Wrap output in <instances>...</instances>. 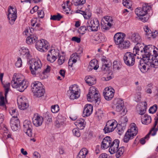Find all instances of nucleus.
I'll list each match as a JSON object with an SVG mask.
<instances>
[{
    "instance_id": "7c9ffc66",
    "label": "nucleus",
    "mask_w": 158,
    "mask_h": 158,
    "mask_svg": "<svg viewBox=\"0 0 158 158\" xmlns=\"http://www.w3.org/2000/svg\"><path fill=\"white\" fill-rule=\"evenodd\" d=\"M29 34V35L27 38V43L28 44L35 43L37 40L38 38L36 35L33 33Z\"/></svg>"
},
{
    "instance_id": "6e6552de",
    "label": "nucleus",
    "mask_w": 158,
    "mask_h": 158,
    "mask_svg": "<svg viewBox=\"0 0 158 158\" xmlns=\"http://www.w3.org/2000/svg\"><path fill=\"white\" fill-rule=\"evenodd\" d=\"M144 52V57H143V59L151 60L150 57L152 58L158 55V53H157L155 49H157V48H155V46L152 45H148L143 47Z\"/></svg>"
},
{
    "instance_id": "6ab92c4d",
    "label": "nucleus",
    "mask_w": 158,
    "mask_h": 158,
    "mask_svg": "<svg viewBox=\"0 0 158 158\" xmlns=\"http://www.w3.org/2000/svg\"><path fill=\"white\" fill-rule=\"evenodd\" d=\"M114 106L115 107L116 110L120 112L123 109V114H125L127 112V110H126L124 109V104L123 100L121 99L117 98L115 99L114 102Z\"/></svg>"
},
{
    "instance_id": "39448f33",
    "label": "nucleus",
    "mask_w": 158,
    "mask_h": 158,
    "mask_svg": "<svg viewBox=\"0 0 158 158\" xmlns=\"http://www.w3.org/2000/svg\"><path fill=\"white\" fill-rule=\"evenodd\" d=\"M28 63L30 64V69L33 76L35 77L39 75L41 71L42 66L40 60L38 59L30 60Z\"/></svg>"
},
{
    "instance_id": "3c124183",
    "label": "nucleus",
    "mask_w": 158,
    "mask_h": 158,
    "mask_svg": "<svg viewBox=\"0 0 158 158\" xmlns=\"http://www.w3.org/2000/svg\"><path fill=\"white\" fill-rule=\"evenodd\" d=\"M59 110V107L57 105H53L51 106V111L53 113H56Z\"/></svg>"
},
{
    "instance_id": "f3484780",
    "label": "nucleus",
    "mask_w": 158,
    "mask_h": 158,
    "mask_svg": "<svg viewBox=\"0 0 158 158\" xmlns=\"http://www.w3.org/2000/svg\"><path fill=\"white\" fill-rule=\"evenodd\" d=\"M113 23L112 17L109 16H105L101 22L102 27L103 29L108 30L112 26Z\"/></svg>"
},
{
    "instance_id": "de8ad7c7",
    "label": "nucleus",
    "mask_w": 158,
    "mask_h": 158,
    "mask_svg": "<svg viewBox=\"0 0 158 158\" xmlns=\"http://www.w3.org/2000/svg\"><path fill=\"white\" fill-rule=\"evenodd\" d=\"M75 125H78L80 127H84L85 125V121L82 119H79L75 123Z\"/></svg>"
},
{
    "instance_id": "b1692460",
    "label": "nucleus",
    "mask_w": 158,
    "mask_h": 158,
    "mask_svg": "<svg viewBox=\"0 0 158 158\" xmlns=\"http://www.w3.org/2000/svg\"><path fill=\"white\" fill-rule=\"evenodd\" d=\"M32 122L33 124L36 127L41 126L43 122V118L42 117L39 115L37 114H35L32 118Z\"/></svg>"
},
{
    "instance_id": "13d9d810",
    "label": "nucleus",
    "mask_w": 158,
    "mask_h": 158,
    "mask_svg": "<svg viewBox=\"0 0 158 158\" xmlns=\"http://www.w3.org/2000/svg\"><path fill=\"white\" fill-rule=\"evenodd\" d=\"M73 135L77 137H80L81 135L79 129H73Z\"/></svg>"
},
{
    "instance_id": "5fc2aeb1",
    "label": "nucleus",
    "mask_w": 158,
    "mask_h": 158,
    "mask_svg": "<svg viewBox=\"0 0 158 158\" xmlns=\"http://www.w3.org/2000/svg\"><path fill=\"white\" fill-rule=\"evenodd\" d=\"M152 85L151 84L148 85L145 89L146 92L148 94H151L152 92Z\"/></svg>"
},
{
    "instance_id": "473e14b6",
    "label": "nucleus",
    "mask_w": 158,
    "mask_h": 158,
    "mask_svg": "<svg viewBox=\"0 0 158 158\" xmlns=\"http://www.w3.org/2000/svg\"><path fill=\"white\" fill-rule=\"evenodd\" d=\"M131 43L128 40H125L118 46V47L121 49H126L130 47Z\"/></svg>"
},
{
    "instance_id": "2eb2a0df",
    "label": "nucleus",
    "mask_w": 158,
    "mask_h": 158,
    "mask_svg": "<svg viewBox=\"0 0 158 158\" xmlns=\"http://www.w3.org/2000/svg\"><path fill=\"white\" fill-rule=\"evenodd\" d=\"M138 129H128L123 139V142L127 143L129 141L133 139L138 133Z\"/></svg>"
},
{
    "instance_id": "864d4df0",
    "label": "nucleus",
    "mask_w": 158,
    "mask_h": 158,
    "mask_svg": "<svg viewBox=\"0 0 158 158\" xmlns=\"http://www.w3.org/2000/svg\"><path fill=\"white\" fill-rule=\"evenodd\" d=\"M157 109V106L155 104L150 108L149 110V112L150 113L153 114L156 112Z\"/></svg>"
},
{
    "instance_id": "8fccbe9b",
    "label": "nucleus",
    "mask_w": 158,
    "mask_h": 158,
    "mask_svg": "<svg viewBox=\"0 0 158 158\" xmlns=\"http://www.w3.org/2000/svg\"><path fill=\"white\" fill-rule=\"evenodd\" d=\"M87 29L86 26H81L79 28L78 31L80 34L83 35L86 32Z\"/></svg>"
},
{
    "instance_id": "c9c22d12",
    "label": "nucleus",
    "mask_w": 158,
    "mask_h": 158,
    "mask_svg": "<svg viewBox=\"0 0 158 158\" xmlns=\"http://www.w3.org/2000/svg\"><path fill=\"white\" fill-rule=\"evenodd\" d=\"M88 11V10H86L85 11H84L78 9L76 10L75 12L76 13H80L82 15L85 19H89L91 17V14Z\"/></svg>"
},
{
    "instance_id": "0eeeda50",
    "label": "nucleus",
    "mask_w": 158,
    "mask_h": 158,
    "mask_svg": "<svg viewBox=\"0 0 158 158\" xmlns=\"http://www.w3.org/2000/svg\"><path fill=\"white\" fill-rule=\"evenodd\" d=\"M31 87L34 96L40 97L44 95L45 92L44 89L40 82L38 81L34 82L31 84Z\"/></svg>"
},
{
    "instance_id": "a19ab883",
    "label": "nucleus",
    "mask_w": 158,
    "mask_h": 158,
    "mask_svg": "<svg viewBox=\"0 0 158 158\" xmlns=\"http://www.w3.org/2000/svg\"><path fill=\"white\" fill-rule=\"evenodd\" d=\"M141 120L143 124L148 125L151 122V118L150 116L145 114L141 117Z\"/></svg>"
},
{
    "instance_id": "79ce46f5",
    "label": "nucleus",
    "mask_w": 158,
    "mask_h": 158,
    "mask_svg": "<svg viewBox=\"0 0 158 158\" xmlns=\"http://www.w3.org/2000/svg\"><path fill=\"white\" fill-rule=\"evenodd\" d=\"M9 112L12 117V118H17L19 113L17 110L15 108L13 107L10 108L9 109Z\"/></svg>"
},
{
    "instance_id": "393cba45",
    "label": "nucleus",
    "mask_w": 158,
    "mask_h": 158,
    "mask_svg": "<svg viewBox=\"0 0 158 158\" xmlns=\"http://www.w3.org/2000/svg\"><path fill=\"white\" fill-rule=\"evenodd\" d=\"M143 29L144 31L145 32L146 37L147 38L151 39L156 38V34L158 33L157 31L154 32V33H152L148 26L147 25L144 26L143 27Z\"/></svg>"
},
{
    "instance_id": "dca6fc26",
    "label": "nucleus",
    "mask_w": 158,
    "mask_h": 158,
    "mask_svg": "<svg viewBox=\"0 0 158 158\" xmlns=\"http://www.w3.org/2000/svg\"><path fill=\"white\" fill-rule=\"evenodd\" d=\"M8 12V18L9 22L10 24L13 25L17 18L16 9L15 7L10 6Z\"/></svg>"
},
{
    "instance_id": "49530a36",
    "label": "nucleus",
    "mask_w": 158,
    "mask_h": 158,
    "mask_svg": "<svg viewBox=\"0 0 158 158\" xmlns=\"http://www.w3.org/2000/svg\"><path fill=\"white\" fill-rule=\"evenodd\" d=\"M65 124L64 121H61L60 119L58 118L56 122V126L57 127H62Z\"/></svg>"
},
{
    "instance_id": "e433bc0d",
    "label": "nucleus",
    "mask_w": 158,
    "mask_h": 158,
    "mask_svg": "<svg viewBox=\"0 0 158 158\" xmlns=\"http://www.w3.org/2000/svg\"><path fill=\"white\" fill-rule=\"evenodd\" d=\"M98 61L95 59L92 60L89 63L88 68L91 70L94 69L96 70L98 68Z\"/></svg>"
},
{
    "instance_id": "4c0bfd02",
    "label": "nucleus",
    "mask_w": 158,
    "mask_h": 158,
    "mask_svg": "<svg viewBox=\"0 0 158 158\" xmlns=\"http://www.w3.org/2000/svg\"><path fill=\"white\" fill-rule=\"evenodd\" d=\"M71 3L69 1L64 2L62 5V7L63 10L66 12L67 14L69 13V11L70 10V5Z\"/></svg>"
},
{
    "instance_id": "37998d69",
    "label": "nucleus",
    "mask_w": 158,
    "mask_h": 158,
    "mask_svg": "<svg viewBox=\"0 0 158 158\" xmlns=\"http://www.w3.org/2000/svg\"><path fill=\"white\" fill-rule=\"evenodd\" d=\"M85 0H73V4L76 6H80L79 9H81L82 8V5L85 3ZM79 7H78V8Z\"/></svg>"
},
{
    "instance_id": "2f4dec72",
    "label": "nucleus",
    "mask_w": 158,
    "mask_h": 158,
    "mask_svg": "<svg viewBox=\"0 0 158 158\" xmlns=\"http://www.w3.org/2000/svg\"><path fill=\"white\" fill-rule=\"evenodd\" d=\"M82 50L81 48L79 49V50L77 51V52L73 53L70 57V59L72 60H74L75 61V63H76L77 60H79L80 57V55L82 53Z\"/></svg>"
},
{
    "instance_id": "6e6d98bb",
    "label": "nucleus",
    "mask_w": 158,
    "mask_h": 158,
    "mask_svg": "<svg viewBox=\"0 0 158 158\" xmlns=\"http://www.w3.org/2000/svg\"><path fill=\"white\" fill-rule=\"evenodd\" d=\"M123 4L128 8H130L131 6V4L128 0H123Z\"/></svg>"
},
{
    "instance_id": "a878e982",
    "label": "nucleus",
    "mask_w": 158,
    "mask_h": 158,
    "mask_svg": "<svg viewBox=\"0 0 158 158\" xmlns=\"http://www.w3.org/2000/svg\"><path fill=\"white\" fill-rule=\"evenodd\" d=\"M93 111V107L90 104H86L85 106L83 111V116L85 117L89 116Z\"/></svg>"
},
{
    "instance_id": "c85d7f7f",
    "label": "nucleus",
    "mask_w": 158,
    "mask_h": 158,
    "mask_svg": "<svg viewBox=\"0 0 158 158\" xmlns=\"http://www.w3.org/2000/svg\"><path fill=\"white\" fill-rule=\"evenodd\" d=\"M158 130V129H151L145 137L140 139V143L142 144H145L146 142L145 140H148V139L150 135L152 133V135H155L156 134V132Z\"/></svg>"
},
{
    "instance_id": "338daca9",
    "label": "nucleus",
    "mask_w": 158,
    "mask_h": 158,
    "mask_svg": "<svg viewBox=\"0 0 158 158\" xmlns=\"http://www.w3.org/2000/svg\"><path fill=\"white\" fill-rule=\"evenodd\" d=\"M38 17L40 18H43L44 16V12L42 10H38Z\"/></svg>"
},
{
    "instance_id": "4468645a",
    "label": "nucleus",
    "mask_w": 158,
    "mask_h": 158,
    "mask_svg": "<svg viewBox=\"0 0 158 158\" xmlns=\"http://www.w3.org/2000/svg\"><path fill=\"white\" fill-rule=\"evenodd\" d=\"M135 54L130 52H127L123 56V60L125 64L129 66H133L135 62Z\"/></svg>"
},
{
    "instance_id": "aec40b11",
    "label": "nucleus",
    "mask_w": 158,
    "mask_h": 158,
    "mask_svg": "<svg viewBox=\"0 0 158 158\" xmlns=\"http://www.w3.org/2000/svg\"><path fill=\"white\" fill-rule=\"evenodd\" d=\"M17 101L18 107L21 110H24L28 106L27 100L25 97H18Z\"/></svg>"
},
{
    "instance_id": "680f3d73",
    "label": "nucleus",
    "mask_w": 158,
    "mask_h": 158,
    "mask_svg": "<svg viewBox=\"0 0 158 158\" xmlns=\"http://www.w3.org/2000/svg\"><path fill=\"white\" fill-rule=\"evenodd\" d=\"M146 111L145 109H143L142 107L140 108L139 110H138L137 111L139 114L142 115L145 113Z\"/></svg>"
},
{
    "instance_id": "e2e57ef3",
    "label": "nucleus",
    "mask_w": 158,
    "mask_h": 158,
    "mask_svg": "<svg viewBox=\"0 0 158 158\" xmlns=\"http://www.w3.org/2000/svg\"><path fill=\"white\" fill-rule=\"evenodd\" d=\"M72 41L79 43L81 42V38L77 36H74L71 39Z\"/></svg>"
},
{
    "instance_id": "774afa93",
    "label": "nucleus",
    "mask_w": 158,
    "mask_h": 158,
    "mask_svg": "<svg viewBox=\"0 0 158 158\" xmlns=\"http://www.w3.org/2000/svg\"><path fill=\"white\" fill-rule=\"evenodd\" d=\"M37 19L36 18H34L31 19V24L32 27L34 26L37 22Z\"/></svg>"
},
{
    "instance_id": "4d7b16f0",
    "label": "nucleus",
    "mask_w": 158,
    "mask_h": 158,
    "mask_svg": "<svg viewBox=\"0 0 158 158\" xmlns=\"http://www.w3.org/2000/svg\"><path fill=\"white\" fill-rule=\"evenodd\" d=\"M65 57L62 56H60L58 60V63L60 65L62 64L65 60Z\"/></svg>"
},
{
    "instance_id": "5701e85b",
    "label": "nucleus",
    "mask_w": 158,
    "mask_h": 158,
    "mask_svg": "<svg viewBox=\"0 0 158 158\" xmlns=\"http://www.w3.org/2000/svg\"><path fill=\"white\" fill-rule=\"evenodd\" d=\"M128 38L134 43H138L141 41L142 39L140 35L136 33H131L129 34Z\"/></svg>"
},
{
    "instance_id": "f03ea898",
    "label": "nucleus",
    "mask_w": 158,
    "mask_h": 158,
    "mask_svg": "<svg viewBox=\"0 0 158 158\" xmlns=\"http://www.w3.org/2000/svg\"><path fill=\"white\" fill-rule=\"evenodd\" d=\"M151 10V7L148 3L143 4L142 7H138L135 10V13L139 19L143 22H146L148 19V13Z\"/></svg>"
},
{
    "instance_id": "412c9836",
    "label": "nucleus",
    "mask_w": 158,
    "mask_h": 158,
    "mask_svg": "<svg viewBox=\"0 0 158 158\" xmlns=\"http://www.w3.org/2000/svg\"><path fill=\"white\" fill-rule=\"evenodd\" d=\"M126 34L122 32H118L116 33L114 37V40L115 44L118 46L125 39Z\"/></svg>"
},
{
    "instance_id": "09e8293b",
    "label": "nucleus",
    "mask_w": 158,
    "mask_h": 158,
    "mask_svg": "<svg viewBox=\"0 0 158 158\" xmlns=\"http://www.w3.org/2000/svg\"><path fill=\"white\" fill-rule=\"evenodd\" d=\"M23 127L25 128H31L32 124L31 122L28 120H25L23 122Z\"/></svg>"
},
{
    "instance_id": "052dcab7",
    "label": "nucleus",
    "mask_w": 158,
    "mask_h": 158,
    "mask_svg": "<svg viewBox=\"0 0 158 158\" xmlns=\"http://www.w3.org/2000/svg\"><path fill=\"white\" fill-rule=\"evenodd\" d=\"M24 132L29 137L32 136V129H24Z\"/></svg>"
},
{
    "instance_id": "9d476101",
    "label": "nucleus",
    "mask_w": 158,
    "mask_h": 158,
    "mask_svg": "<svg viewBox=\"0 0 158 158\" xmlns=\"http://www.w3.org/2000/svg\"><path fill=\"white\" fill-rule=\"evenodd\" d=\"M127 121L126 118H122L121 119L120 122H123V123L122 122L118 124L115 120H110L106 123L104 128H116L118 125H120L122 127H124L126 125Z\"/></svg>"
},
{
    "instance_id": "c756f323",
    "label": "nucleus",
    "mask_w": 158,
    "mask_h": 158,
    "mask_svg": "<svg viewBox=\"0 0 158 158\" xmlns=\"http://www.w3.org/2000/svg\"><path fill=\"white\" fill-rule=\"evenodd\" d=\"M19 52L21 55L25 58L28 59L31 57L29 50L26 47H21L19 50Z\"/></svg>"
},
{
    "instance_id": "a18cd8bd",
    "label": "nucleus",
    "mask_w": 158,
    "mask_h": 158,
    "mask_svg": "<svg viewBox=\"0 0 158 158\" xmlns=\"http://www.w3.org/2000/svg\"><path fill=\"white\" fill-rule=\"evenodd\" d=\"M50 19L54 21H60L62 18V16L60 14L57 13L56 15H51Z\"/></svg>"
},
{
    "instance_id": "ddd939ff",
    "label": "nucleus",
    "mask_w": 158,
    "mask_h": 158,
    "mask_svg": "<svg viewBox=\"0 0 158 158\" xmlns=\"http://www.w3.org/2000/svg\"><path fill=\"white\" fill-rule=\"evenodd\" d=\"M68 93L71 99H77L80 96L79 89L77 86L75 85L71 86L69 87Z\"/></svg>"
},
{
    "instance_id": "69168bd1",
    "label": "nucleus",
    "mask_w": 158,
    "mask_h": 158,
    "mask_svg": "<svg viewBox=\"0 0 158 158\" xmlns=\"http://www.w3.org/2000/svg\"><path fill=\"white\" fill-rule=\"evenodd\" d=\"M33 29H27L24 31V34L26 35H29V33L31 34V33H33L32 32V31H33Z\"/></svg>"
},
{
    "instance_id": "f257e3e1",
    "label": "nucleus",
    "mask_w": 158,
    "mask_h": 158,
    "mask_svg": "<svg viewBox=\"0 0 158 158\" xmlns=\"http://www.w3.org/2000/svg\"><path fill=\"white\" fill-rule=\"evenodd\" d=\"M158 67V55L151 58V60L143 59L140 60L138 67L143 73H146L151 68H156Z\"/></svg>"
},
{
    "instance_id": "f8f14e48",
    "label": "nucleus",
    "mask_w": 158,
    "mask_h": 158,
    "mask_svg": "<svg viewBox=\"0 0 158 158\" xmlns=\"http://www.w3.org/2000/svg\"><path fill=\"white\" fill-rule=\"evenodd\" d=\"M35 46L37 50L41 52H46L49 48V43L46 40L43 39L37 41Z\"/></svg>"
},
{
    "instance_id": "a211bd4d",
    "label": "nucleus",
    "mask_w": 158,
    "mask_h": 158,
    "mask_svg": "<svg viewBox=\"0 0 158 158\" xmlns=\"http://www.w3.org/2000/svg\"><path fill=\"white\" fill-rule=\"evenodd\" d=\"M133 52V53L135 54V55L136 54L138 55L137 56L138 59H143V57H144L143 47L141 46L140 44H137L136 46L134 48Z\"/></svg>"
},
{
    "instance_id": "7ed1b4c3",
    "label": "nucleus",
    "mask_w": 158,
    "mask_h": 158,
    "mask_svg": "<svg viewBox=\"0 0 158 158\" xmlns=\"http://www.w3.org/2000/svg\"><path fill=\"white\" fill-rule=\"evenodd\" d=\"M13 88H16L20 92H23L28 87L29 82L26 79H24L19 76L14 75L11 81Z\"/></svg>"
},
{
    "instance_id": "c03bdc74",
    "label": "nucleus",
    "mask_w": 158,
    "mask_h": 158,
    "mask_svg": "<svg viewBox=\"0 0 158 158\" xmlns=\"http://www.w3.org/2000/svg\"><path fill=\"white\" fill-rule=\"evenodd\" d=\"M48 54H50L51 56L55 57L57 58V57L59 56V53L58 51L54 49H52L48 51Z\"/></svg>"
},
{
    "instance_id": "20e7f679",
    "label": "nucleus",
    "mask_w": 158,
    "mask_h": 158,
    "mask_svg": "<svg viewBox=\"0 0 158 158\" xmlns=\"http://www.w3.org/2000/svg\"><path fill=\"white\" fill-rule=\"evenodd\" d=\"M119 141L118 139L114 140L111 143L109 151L110 154L116 153L115 156L119 158L123 155L124 151V148L122 147L118 148Z\"/></svg>"
},
{
    "instance_id": "9b49d317",
    "label": "nucleus",
    "mask_w": 158,
    "mask_h": 158,
    "mask_svg": "<svg viewBox=\"0 0 158 158\" xmlns=\"http://www.w3.org/2000/svg\"><path fill=\"white\" fill-rule=\"evenodd\" d=\"M10 85L9 83L7 82L3 85V87L4 88L5 99L3 96H0V109L4 111H5L7 109L6 104L7 102L6 98L7 94L10 89Z\"/></svg>"
},
{
    "instance_id": "bb28decb",
    "label": "nucleus",
    "mask_w": 158,
    "mask_h": 158,
    "mask_svg": "<svg viewBox=\"0 0 158 158\" xmlns=\"http://www.w3.org/2000/svg\"><path fill=\"white\" fill-rule=\"evenodd\" d=\"M93 40L97 43H98L106 41V38L103 34L99 32L94 35Z\"/></svg>"
},
{
    "instance_id": "f704fd0d",
    "label": "nucleus",
    "mask_w": 158,
    "mask_h": 158,
    "mask_svg": "<svg viewBox=\"0 0 158 158\" xmlns=\"http://www.w3.org/2000/svg\"><path fill=\"white\" fill-rule=\"evenodd\" d=\"M102 69L103 70H108L110 63V60L106 59V57L103 56L102 59Z\"/></svg>"
},
{
    "instance_id": "58836bf2",
    "label": "nucleus",
    "mask_w": 158,
    "mask_h": 158,
    "mask_svg": "<svg viewBox=\"0 0 158 158\" xmlns=\"http://www.w3.org/2000/svg\"><path fill=\"white\" fill-rule=\"evenodd\" d=\"M88 153V150L85 148L81 149L77 155V158H85Z\"/></svg>"
},
{
    "instance_id": "1a4fd4ad",
    "label": "nucleus",
    "mask_w": 158,
    "mask_h": 158,
    "mask_svg": "<svg viewBox=\"0 0 158 158\" xmlns=\"http://www.w3.org/2000/svg\"><path fill=\"white\" fill-rule=\"evenodd\" d=\"M86 26L87 30L90 31H97L100 28L99 22L96 18L88 20Z\"/></svg>"
},
{
    "instance_id": "0e129e2a",
    "label": "nucleus",
    "mask_w": 158,
    "mask_h": 158,
    "mask_svg": "<svg viewBox=\"0 0 158 158\" xmlns=\"http://www.w3.org/2000/svg\"><path fill=\"white\" fill-rule=\"evenodd\" d=\"M50 70L51 67L49 65H47L46 68L42 72V73L44 74H45L46 73L49 72Z\"/></svg>"
},
{
    "instance_id": "423d86ee",
    "label": "nucleus",
    "mask_w": 158,
    "mask_h": 158,
    "mask_svg": "<svg viewBox=\"0 0 158 158\" xmlns=\"http://www.w3.org/2000/svg\"><path fill=\"white\" fill-rule=\"evenodd\" d=\"M87 100L89 101L99 104L100 101V94L97 89L94 86L90 87L87 95Z\"/></svg>"
},
{
    "instance_id": "603ef678",
    "label": "nucleus",
    "mask_w": 158,
    "mask_h": 158,
    "mask_svg": "<svg viewBox=\"0 0 158 158\" xmlns=\"http://www.w3.org/2000/svg\"><path fill=\"white\" fill-rule=\"evenodd\" d=\"M57 59L55 57L48 54L47 56V60L50 63L54 62Z\"/></svg>"
},
{
    "instance_id": "4be33fe9",
    "label": "nucleus",
    "mask_w": 158,
    "mask_h": 158,
    "mask_svg": "<svg viewBox=\"0 0 158 158\" xmlns=\"http://www.w3.org/2000/svg\"><path fill=\"white\" fill-rule=\"evenodd\" d=\"M114 93V90L111 87L106 88L103 92L105 99L107 100H110L113 97Z\"/></svg>"
},
{
    "instance_id": "cd10ccee",
    "label": "nucleus",
    "mask_w": 158,
    "mask_h": 158,
    "mask_svg": "<svg viewBox=\"0 0 158 158\" xmlns=\"http://www.w3.org/2000/svg\"><path fill=\"white\" fill-rule=\"evenodd\" d=\"M112 142L111 138L110 137L107 136L103 139L101 148L104 149H106L110 147Z\"/></svg>"
},
{
    "instance_id": "bf43d9fd",
    "label": "nucleus",
    "mask_w": 158,
    "mask_h": 158,
    "mask_svg": "<svg viewBox=\"0 0 158 158\" xmlns=\"http://www.w3.org/2000/svg\"><path fill=\"white\" fill-rule=\"evenodd\" d=\"M22 65V60L20 58H19L17 59V61L15 63V66L18 68L20 67Z\"/></svg>"
},
{
    "instance_id": "ea45409f",
    "label": "nucleus",
    "mask_w": 158,
    "mask_h": 158,
    "mask_svg": "<svg viewBox=\"0 0 158 158\" xmlns=\"http://www.w3.org/2000/svg\"><path fill=\"white\" fill-rule=\"evenodd\" d=\"M85 80L86 83L89 85H91L96 83L95 78L94 77L90 76H86L85 78Z\"/></svg>"
},
{
    "instance_id": "72a5a7b5",
    "label": "nucleus",
    "mask_w": 158,
    "mask_h": 158,
    "mask_svg": "<svg viewBox=\"0 0 158 158\" xmlns=\"http://www.w3.org/2000/svg\"><path fill=\"white\" fill-rule=\"evenodd\" d=\"M10 124L11 128H16L20 127V122L17 118H11Z\"/></svg>"
}]
</instances>
